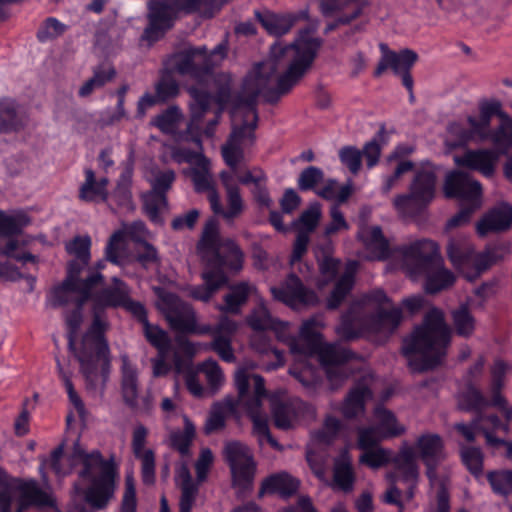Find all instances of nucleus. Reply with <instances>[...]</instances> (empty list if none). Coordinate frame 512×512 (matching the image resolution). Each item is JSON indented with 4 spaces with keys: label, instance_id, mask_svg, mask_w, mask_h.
<instances>
[{
    "label": "nucleus",
    "instance_id": "4d7b16f0",
    "mask_svg": "<svg viewBox=\"0 0 512 512\" xmlns=\"http://www.w3.org/2000/svg\"><path fill=\"white\" fill-rule=\"evenodd\" d=\"M276 318H273L267 307L260 303L247 316L249 327L255 332H264L270 330Z\"/></svg>",
    "mask_w": 512,
    "mask_h": 512
},
{
    "label": "nucleus",
    "instance_id": "3c124183",
    "mask_svg": "<svg viewBox=\"0 0 512 512\" xmlns=\"http://www.w3.org/2000/svg\"><path fill=\"white\" fill-rule=\"evenodd\" d=\"M182 118L181 110L177 106H170L162 113L156 115L151 124L164 134L175 133Z\"/></svg>",
    "mask_w": 512,
    "mask_h": 512
},
{
    "label": "nucleus",
    "instance_id": "412c9836",
    "mask_svg": "<svg viewBox=\"0 0 512 512\" xmlns=\"http://www.w3.org/2000/svg\"><path fill=\"white\" fill-rule=\"evenodd\" d=\"M250 149L245 154L244 167L246 171L251 173L246 166L247 155ZM229 170H226V226L228 224H232L235 220L241 217L243 212L246 209V204L241 194L240 188L236 183L240 184H249L252 182H256V179L253 177L252 179L244 182L241 180L240 173L237 172V168L226 163Z\"/></svg>",
    "mask_w": 512,
    "mask_h": 512
},
{
    "label": "nucleus",
    "instance_id": "4be33fe9",
    "mask_svg": "<svg viewBox=\"0 0 512 512\" xmlns=\"http://www.w3.org/2000/svg\"><path fill=\"white\" fill-rule=\"evenodd\" d=\"M101 276L98 274L86 276L82 285H76L74 290H61V288H53L51 291V303L53 307H64L71 302L69 294H77L73 300L74 310L83 312L85 304L89 301L93 302L95 307V293L93 290L99 287Z\"/></svg>",
    "mask_w": 512,
    "mask_h": 512
},
{
    "label": "nucleus",
    "instance_id": "4468645a",
    "mask_svg": "<svg viewBox=\"0 0 512 512\" xmlns=\"http://www.w3.org/2000/svg\"><path fill=\"white\" fill-rule=\"evenodd\" d=\"M342 423L334 416H327L321 429L311 434L310 443L307 446L306 459L313 473L325 480V455L320 452L331 445L338 437Z\"/></svg>",
    "mask_w": 512,
    "mask_h": 512
},
{
    "label": "nucleus",
    "instance_id": "20e7f679",
    "mask_svg": "<svg viewBox=\"0 0 512 512\" xmlns=\"http://www.w3.org/2000/svg\"><path fill=\"white\" fill-rule=\"evenodd\" d=\"M401 320V309L391 305L383 290H374L364 295L360 304L353 305L343 315L336 333L344 340L371 334L387 337L399 326Z\"/></svg>",
    "mask_w": 512,
    "mask_h": 512
},
{
    "label": "nucleus",
    "instance_id": "c756f323",
    "mask_svg": "<svg viewBox=\"0 0 512 512\" xmlns=\"http://www.w3.org/2000/svg\"><path fill=\"white\" fill-rule=\"evenodd\" d=\"M447 254L452 264L471 280L473 276L465 272L466 268H475L477 254L474 253L471 243L464 237L453 238L448 243Z\"/></svg>",
    "mask_w": 512,
    "mask_h": 512
},
{
    "label": "nucleus",
    "instance_id": "ea45409f",
    "mask_svg": "<svg viewBox=\"0 0 512 512\" xmlns=\"http://www.w3.org/2000/svg\"><path fill=\"white\" fill-rule=\"evenodd\" d=\"M84 173L85 181L80 186L79 198L85 202H92L96 198H100L102 201H107L108 179L103 177L97 180L94 171L90 168L85 169Z\"/></svg>",
    "mask_w": 512,
    "mask_h": 512
},
{
    "label": "nucleus",
    "instance_id": "7ed1b4c3",
    "mask_svg": "<svg viewBox=\"0 0 512 512\" xmlns=\"http://www.w3.org/2000/svg\"><path fill=\"white\" fill-rule=\"evenodd\" d=\"M320 327L321 323L315 318L303 322L297 339L299 350L296 364L290 369V374L306 389L314 391L320 376L309 360L317 356L331 389L335 390L351 374V369L346 364L348 352L337 344H323L320 339Z\"/></svg>",
    "mask_w": 512,
    "mask_h": 512
},
{
    "label": "nucleus",
    "instance_id": "bf43d9fd",
    "mask_svg": "<svg viewBox=\"0 0 512 512\" xmlns=\"http://www.w3.org/2000/svg\"><path fill=\"white\" fill-rule=\"evenodd\" d=\"M136 240V261L144 268L160 262L157 248L145 238H134Z\"/></svg>",
    "mask_w": 512,
    "mask_h": 512
},
{
    "label": "nucleus",
    "instance_id": "e2e57ef3",
    "mask_svg": "<svg viewBox=\"0 0 512 512\" xmlns=\"http://www.w3.org/2000/svg\"><path fill=\"white\" fill-rule=\"evenodd\" d=\"M195 367L197 368L199 374L204 376L208 387L212 391L219 389L221 381V368L217 362L212 359H207Z\"/></svg>",
    "mask_w": 512,
    "mask_h": 512
},
{
    "label": "nucleus",
    "instance_id": "ddd939ff",
    "mask_svg": "<svg viewBox=\"0 0 512 512\" xmlns=\"http://www.w3.org/2000/svg\"><path fill=\"white\" fill-rule=\"evenodd\" d=\"M226 457L231 469V486L238 498L248 496L253 490L256 464L250 450L238 442L226 444Z\"/></svg>",
    "mask_w": 512,
    "mask_h": 512
},
{
    "label": "nucleus",
    "instance_id": "8fccbe9b",
    "mask_svg": "<svg viewBox=\"0 0 512 512\" xmlns=\"http://www.w3.org/2000/svg\"><path fill=\"white\" fill-rule=\"evenodd\" d=\"M251 347L260 354H267L273 352L277 362L267 364L264 369L266 371H272L284 365L283 353L280 350L273 349L271 341L264 332H255L250 339Z\"/></svg>",
    "mask_w": 512,
    "mask_h": 512
},
{
    "label": "nucleus",
    "instance_id": "9b49d317",
    "mask_svg": "<svg viewBox=\"0 0 512 512\" xmlns=\"http://www.w3.org/2000/svg\"><path fill=\"white\" fill-rule=\"evenodd\" d=\"M443 190L447 198H458L461 202L460 211L448 220V228L467 224L470 221L471 215L481 207V184L468 173L462 171L449 173L446 176Z\"/></svg>",
    "mask_w": 512,
    "mask_h": 512
},
{
    "label": "nucleus",
    "instance_id": "6ab92c4d",
    "mask_svg": "<svg viewBox=\"0 0 512 512\" xmlns=\"http://www.w3.org/2000/svg\"><path fill=\"white\" fill-rule=\"evenodd\" d=\"M382 55L374 72L376 77L381 76L387 69H392L396 75L402 77V83L408 91L412 92L413 79L410 74V69L418 59L417 54L409 49H404L396 53L385 44L380 45Z\"/></svg>",
    "mask_w": 512,
    "mask_h": 512
},
{
    "label": "nucleus",
    "instance_id": "f257e3e1",
    "mask_svg": "<svg viewBox=\"0 0 512 512\" xmlns=\"http://www.w3.org/2000/svg\"><path fill=\"white\" fill-rule=\"evenodd\" d=\"M315 28L299 32L290 45L279 42L270 48L269 57L256 63L246 75L239 89L226 91V114L230 132L226 139V163L237 168L241 180L252 179L244 167L246 152L256 142L259 123L257 98L276 103L310 69L322 45L315 37Z\"/></svg>",
    "mask_w": 512,
    "mask_h": 512
},
{
    "label": "nucleus",
    "instance_id": "338daca9",
    "mask_svg": "<svg viewBox=\"0 0 512 512\" xmlns=\"http://www.w3.org/2000/svg\"><path fill=\"white\" fill-rule=\"evenodd\" d=\"M91 238L88 235L75 236L67 245L66 251L68 254L75 256L83 262H90L91 260Z\"/></svg>",
    "mask_w": 512,
    "mask_h": 512
},
{
    "label": "nucleus",
    "instance_id": "49530a36",
    "mask_svg": "<svg viewBox=\"0 0 512 512\" xmlns=\"http://www.w3.org/2000/svg\"><path fill=\"white\" fill-rule=\"evenodd\" d=\"M174 6L177 13L191 15L202 13L207 17H212L220 6L215 0H169Z\"/></svg>",
    "mask_w": 512,
    "mask_h": 512
},
{
    "label": "nucleus",
    "instance_id": "6e6d98bb",
    "mask_svg": "<svg viewBox=\"0 0 512 512\" xmlns=\"http://www.w3.org/2000/svg\"><path fill=\"white\" fill-rule=\"evenodd\" d=\"M143 209L151 222H162L160 208L167 205V196L149 191L142 196Z\"/></svg>",
    "mask_w": 512,
    "mask_h": 512
},
{
    "label": "nucleus",
    "instance_id": "a211bd4d",
    "mask_svg": "<svg viewBox=\"0 0 512 512\" xmlns=\"http://www.w3.org/2000/svg\"><path fill=\"white\" fill-rule=\"evenodd\" d=\"M492 130L479 118L469 115L466 123L454 122L448 126L446 143L451 148L466 146L469 143H482L491 141Z\"/></svg>",
    "mask_w": 512,
    "mask_h": 512
},
{
    "label": "nucleus",
    "instance_id": "a18cd8bd",
    "mask_svg": "<svg viewBox=\"0 0 512 512\" xmlns=\"http://www.w3.org/2000/svg\"><path fill=\"white\" fill-rule=\"evenodd\" d=\"M254 291V287L248 282H238L228 284L226 282V313L238 312L244 305L249 295Z\"/></svg>",
    "mask_w": 512,
    "mask_h": 512
},
{
    "label": "nucleus",
    "instance_id": "c85d7f7f",
    "mask_svg": "<svg viewBox=\"0 0 512 512\" xmlns=\"http://www.w3.org/2000/svg\"><path fill=\"white\" fill-rule=\"evenodd\" d=\"M365 0H323L320 9L323 15L337 14L340 24H349L358 18L365 9Z\"/></svg>",
    "mask_w": 512,
    "mask_h": 512
},
{
    "label": "nucleus",
    "instance_id": "aec40b11",
    "mask_svg": "<svg viewBox=\"0 0 512 512\" xmlns=\"http://www.w3.org/2000/svg\"><path fill=\"white\" fill-rule=\"evenodd\" d=\"M271 293L275 299L293 309L312 306L318 303V297L315 292L306 288L294 274H290L280 287H271Z\"/></svg>",
    "mask_w": 512,
    "mask_h": 512
},
{
    "label": "nucleus",
    "instance_id": "9d476101",
    "mask_svg": "<svg viewBox=\"0 0 512 512\" xmlns=\"http://www.w3.org/2000/svg\"><path fill=\"white\" fill-rule=\"evenodd\" d=\"M76 461L82 464V469L78 473L79 478L90 482L85 491V500L93 508H105L115 489L117 470L113 461L105 460L99 450L88 453L78 444L74 446L69 459L71 465Z\"/></svg>",
    "mask_w": 512,
    "mask_h": 512
},
{
    "label": "nucleus",
    "instance_id": "a878e982",
    "mask_svg": "<svg viewBox=\"0 0 512 512\" xmlns=\"http://www.w3.org/2000/svg\"><path fill=\"white\" fill-rule=\"evenodd\" d=\"M210 161L208 158H201L200 162L186 171L190 176L194 189L198 193L209 192L208 199L214 213L224 215V207L219 202V196L214 189L210 176Z\"/></svg>",
    "mask_w": 512,
    "mask_h": 512
},
{
    "label": "nucleus",
    "instance_id": "cd10ccee",
    "mask_svg": "<svg viewBox=\"0 0 512 512\" xmlns=\"http://www.w3.org/2000/svg\"><path fill=\"white\" fill-rule=\"evenodd\" d=\"M121 395L123 402L130 409L139 407V373L138 368L133 364L129 356H121Z\"/></svg>",
    "mask_w": 512,
    "mask_h": 512
},
{
    "label": "nucleus",
    "instance_id": "774afa93",
    "mask_svg": "<svg viewBox=\"0 0 512 512\" xmlns=\"http://www.w3.org/2000/svg\"><path fill=\"white\" fill-rule=\"evenodd\" d=\"M488 480L493 491L497 494L512 493V471H496L488 474Z\"/></svg>",
    "mask_w": 512,
    "mask_h": 512
},
{
    "label": "nucleus",
    "instance_id": "2f4dec72",
    "mask_svg": "<svg viewBox=\"0 0 512 512\" xmlns=\"http://www.w3.org/2000/svg\"><path fill=\"white\" fill-rule=\"evenodd\" d=\"M355 480L356 475L353 469L351 456L347 450H344L334 460L333 479L330 486L335 490L349 493L354 489Z\"/></svg>",
    "mask_w": 512,
    "mask_h": 512
},
{
    "label": "nucleus",
    "instance_id": "dca6fc26",
    "mask_svg": "<svg viewBox=\"0 0 512 512\" xmlns=\"http://www.w3.org/2000/svg\"><path fill=\"white\" fill-rule=\"evenodd\" d=\"M148 10V25L141 39L151 45L163 38L165 33L173 27L178 13L170 1L163 0L150 2Z\"/></svg>",
    "mask_w": 512,
    "mask_h": 512
},
{
    "label": "nucleus",
    "instance_id": "603ef678",
    "mask_svg": "<svg viewBox=\"0 0 512 512\" xmlns=\"http://www.w3.org/2000/svg\"><path fill=\"white\" fill-rule=\"evenodd\" d=\"M90 262H83L75 258L67 263L66 277L64 280L55 288H61V290H74L76 285H82L85 278H81L82 272L87 269Z\"/></svg>",
    "mask_w": 512,
    "mask_h": 512
},
{
    "label": "nucleus",
    "instance_id": "2eb2a0df",
    "mask_svg": "<svg viewBox=\"0 0 512 512\" xmlns=\"http://www.w3.org/2000/svg\"><path fill=\"white\" fill-rule=\"evenodd\" d=\"M254 394L253 398L245 402L244 409L253 423V434L257 436L262 444L267 441L271 446L278 447V443L270 434L268 416L262 408V401L267 397L264 379L260 375L252 376Z\"/></svg>",
    "mask_w": 512,
    "mask_h": 512
},
{
    "label": "nucleus",
    "instance_id": "f3484780",
    "mask_svg": "<svg viewBox=\"0 0 512 512\" xmlns=\"http://www.w3.org/2000/svg\"><path fill=\"white\" fill-rule=\"evenodd\" d=\"M161 311L170 328L179 334H187L195 328L196 314L190 304L174 293L161 297Z\"/></svg>",
    "mask_w": 512,
    "mask_h": 512
},
{
    "label": "nucleus",
    "instance_id": "13d9d810",
    "mask_svg": "<svg viewBox=\"0 0 512 512\" xmlns=\"http://www.w3.org/2000/svg\"><path fill=\"white\" fill-rule=\"evenodd\" d=\"M155 93L161 103H165L179 94V84L172 74L165 71L161 74L159 81L155 85Z\"/></svg>",
    "mask_w": 512,
    "mask_h": 512
},
{
    "label": "nucleus",
    "instance_id": "72a5a7b5",
    "mask_svg": "<svg viewBox=\"0 0 512 512\" xmlns=\"http://www.w3.org/2000/svg\"><path fill=\"white\" fill-rule=\"evenodd\" d=\"M372 398L371 387L367 380L357 383L343 401L341 412L345 418H354L365 410V403Z\"/></svg>",
    "mask_w": 512,
    "mask_h": 512
},
{
    "label": "nucleus",
    "instance_id": "393cba45",
    "mask_svg": "<svg viewBox=\"0 0 512 512\" xmlns=\"http://www.w3.org/2000/svg\"><path fill=\"white\" fill-rule=\"evenodd\" d=\"M148 429L142 425H137L132 433V452L136 459L141 461V478L145 485L155 483V453L152 449H145L147 442Z\"/></svg>",
    "mask_w": 512,
    "mask_h": 512
},
{
    "label": "nucleus",
    "instance_id": "864d4df0",
    "mask_svg": "<svg viewBox=\"0 0 512 512\" xmlns=\"http://www.w3.org/2000/svg\"><path fill=\"white\" fill-rule=\"evenodd\" d=\"M510 254V250L505 245L494 246L487 249L482 254H477L475 258V276L489 268L491 265L504 259Z\"/></svg>",
    "mask_w": 512,
    "mask_h": 512
},
{
    "label": "nucleus",
    "instance_id": "423d86ee",
    "mask_svg": "<svg viewBox=\"0 0 512 512\" xmlns=\"http://www.w3.org/2000/svg\"><path fill=\"white\" fill-rule=\"evenodd\" d=\"M418 459L425 465V474L429 479L430 486H435L438 477H441L438 470L441 463L446 459V451L443 439L434 433L420 435L412 447L404 443L393 459V464L400 479L408 485L406 496L411 500L420 479V468Z\"/></svg>",
    "mask_w": 512,
    "mask_h": 512
},
{
    "label": "nucleus",
    "instance_id": "37998d69",
    "mask_svg": "<svg viewBox=\"0 0 512 512\" xmlns=\"http://www.w3.org/2000/svg\"><path fill=\"white\" fill-rule=\"evenodd\" d=\"M183 422V430H176L171 432L169 437V445L182 457H188L191 454V446L196 437V427L193 422L186 416L184 417Z\"/></svg>",
    "mask_w": 512,
    "mask_h": 512
},
{
    "label": "nucleus",
    "instance_id": "052dcab7",
    "mask_svg": "<svg viewBox=\"0 0 512 512\" xmlns=\"http://www.w3.org/2000/svg\"><path fill=\"white\" fill-rule=\"evenodd\" d=\"M488 400L482 395L480 390L472 385H468L459 398V406L464 410H483L488 407Z\"/></svg>",
    "mask_w": 512,
    "mask_h": 512
},
{
    "label": "nucleus",
    "instance_id": "7c9ffc66",
    "mask_svg": "<svg viewBox=\"0 0 512 512\" xmlns=\"http://www.w3.org/2000/svg\"><path fill=\"white\" fill-rule=\"evenodd\" d=\"M255 16L261 23L263 28L270 34L276 37L287 34L292 27L300 20V18L306 17L305 12L301 13H287V14H275V13H264L255 12Z\"/></svg>",
    "mask_w": 512,
    "mask_h": 512
},
{
    "label": "nucleus",
    "instance_id": "6e6552de",
    "mask_svg": "<svg viewBox=\"0 0 512 512\" xmlns=\"http://www.w3.org/2000/svg\"><path fill=\"white\" fill-rule=\"evenodd\" d=\"M222 239L219 221L211 216L204 224L201 236L196 244V252L201 259L204 270V283L192 286L189 295L195 299L207 302L216 291L224 286V254L221 253Z\"/></svg>",
    "mask_w": 512,
    "mask_h": 512
},
{
    "label": "nucleus",
    "instance_id": "f8f14e48",
    "mask_svg": "<svg viewBox=\"0 0 512 512\" xmlns=\"http://www.w3.org/2000/svg\"><path fill=\"white\" fill-rule=\"evenodd\" d=\"M436 174L427 165L418 170L410 184L408 194H399L393 199V206L401 217H413L425 209L434 199Z\"/></svg>",
    "mask_w": 512,
    "mask_h": 512
},
{
    "label": "nucleus",
    "instance_id": "4c0bfd02",
    "mask_svg": "<svg viewBox=\"0 0 512 512\" xmlns=\"http://www.w3.org/2000/svg\"><path fill=\"white\" fill-rule=\"evenodd\" d=\"M373 419V425L385 439L396 438L406 432V427L398 422L395 414L383 406L375 408Z\"/></svg>",
    "mask_w": 512,
    "mask_h": 512
},
{
    "label": "nucleus",
    "instance_id": "680f3d73",
    "mask_svg": "<svg viewBox=\"0 0 512 512\" xmlns=\"http://www.w3.org/2000/svg\"><path fill=\"white\" fill-rule=\"evenodd\" d=\"M316 194L326 200H336L338 203L345 202L351 194L349 185L339 186L335 180L326 181L323 188L316 190Z\"/></svg>",
    "mask_w": 512,
    "mask_h": 512
},
{
    "label": "nucleus",
    "instance_id": "473e14b6",
    "mask_svg": "<svg viewBox=\"0 0 512 512\" xmlns=\"http://www.w3.org/2000/svg\"><path fill=\"white\" fill-rule=\"evenodd\" d=\"M176 483L181 490L179 512H191L196 501L200 483L193 480L190 470L182 464L176 471Z\"/></svg>",
    "mask_w": 512,
    "mask_h": 512
},
{
    "label": "nucleus",
    "instance_id": "b1692460",
    "mask_svg": "<svg viewBox=\"0 0 512 512\" xmlns=\"http://www.w3.org/2000/svg\"><path fill=\"white\" fill-rule=\"evenodd\" d=\"M15 488L19 492L16 512H26L30 507H54L55 501L44 491L35 479L14 478Z\"/></svg>",
    "mask_w": 512,
    "mask_h": 512
},
{
    "label": "nucleus",
    "instance_id": "79ce46f5",
    "mask_svg": "<svg viewBox=\"0 0 512 512\" xmlns=\"http://www.w3.org/2000/svg\"><path fill=\"white\" fill-rule=\"evenodd\" d=\"M134 318L143 325L145 338L158 350V354H167L171 346L170 338L165 330L149 323L146 308H143V317Z\"/></svg>",
    "mask_w": 512,
    "mask_h": 512
},
{
    "label": "nucleus",
    "instance_id": "c9c22d12",
    "mask_svg": "<svg viewBox=\"0 0 512 512\" xmlns=\"http://www.w3.org/2000/svg\"><path fill=\"white\" fill-rule=\"evenodd\" d=\"M359 239L363 242L374 258L385 259L389 255V242L382 233L379 226H364L358 233Z\"/></svg>",
    "mask_w": 512,
    "mask_h": 512
},
{
    "label": "nucleus",
    "instance_id": "f704fd0d",
    "mask_svg": "<svg viewBox=\"0 0 512 512\" xmlns=\"http://www.w3.org/2000/svg\"><path fill=\"white\" fill-rule=\"evenodd\" d=\"M512 224V208L503 205L491 210L477 224V232L484 236L489 232L508 229Z\"/></svg>",
    "mask_w": 512,
    "mask_h": 512
},
{
    "label": "nucleus",
    "instance_id": "5fc2aeb1",
    "mask_svg": "<svg viewBox=\"0 0 512 512\" xmlns=\"http://www.w3.org/2000/svg\"><path fill=\"white\" fill-rule=\"evenodd\" d=\"M491 142L501 152H506L512 147V118L502 116L501 124L495 131H492Z\"/></svg>",
    "mask_w": 512,
    "mask_h": 512
},
{
    "label": "nucleus",
    "instance_id": "0e129e2a",
    "mask_svg": "<svg viewBox=\"0 0 512 512\" xmlns=\"http://www.w3.org/2000/svg\"><path fill=\"white\" fill-rule=\"evenodd\" d=\"M245 255L234 240L226 239V273H238L242 270Z\"/></svg>",
    "mask_w": 512,
    "mask_h": 512
},
{
    "label": "nucleus",
    "instance_id": "f03ea898",
    "mask_svg": "<svg viewBox=\"0 0 512 512\" xmlns=\"http://www.w3.org/2000/svg\"><path fill=\"white\" fill-rule=\"evenodd\" d=\"M215 54L224 57V40L214 52L208 53L205 46L189 47L176 55V71L194 80L197 86L189 88L190 121L183 139L201 146V136L214 135L215 127L224 112V74L217 71Z\"/></svg>",
    "mask_w": 512,
    "mask_h": 512
},
{
    "label": "nucleus",
    "instance_id": "0eeeda50",
    "mask_svg": "<svg viewBox=\"0 0 512 512\" xmlns=\"http://www.w3.org/2000/svg\"><path fill=\"white\" fill-rule=\"evenodd\" d=\"M402 268L412 280L425 278L427 293H437L453 285L455 276L444 267L438 245L430 240H419L403 245L398 250Z\"/></svg>",
    "mask_w": 512,
    "mask_h": 512
},
{
    "label": "nucleus",
    "instance_id": "39448f33",
    "mask_svg": "<svg viewBox=\"0 0 512 512\" xmlns=\"http://www.w3.org/2000/svg\"><path fill=\"white\" fill-rule=\"evenodd\" d=\"M451 330L439 309L430 310L423 324L415 329L403 345V353L414 371H424L439 365L447 354Z\"/></svg>",
    "mask_w": 512,
    "mask_h": 512
},
{
    "label": "nucleus",
    "instance_id": "69168bd1",
    "mask_svg": "<svg viewBox=\"0 0 512 512\" xmlns=\"http://www.w3.org/2000/svg\"><path fill=\"white\" fill-rule=\"evenodd\" d=\"M66 31V25L55 17H48L38 28L37 39L41 43L55 39Z\"/></svg>",
    "mask_w": 512,
    "mask_h": 512
},
{
    "label": "nucleus",
    "instance_id": "09e8293b",
    "mask_svg": "<svg viewBox=\"0 0 512 512\" xmlns=\"http://www.w3.org/2000/svg\"><path fill=\"white\" fill-rule=\"evenodd\" d=\"M30 217L24 212H18L14 215H7L0 210V235L16 236L21 234L22 229L29 225Z\"/></svg>",
    "mask_w": 512,
    "mask_h": 512
},
{
    "label": "nucleus",
    "instance_id": "de8ad7c7",
    "mask_svg": "<svg viewBox=\"0 0 512 512\" xmlns=\"http://www.w3.org/2000/svg\"><path fill=\"white\" fill-rule=\"evenodd\" d=\"M453 328L457 335L469 338L476 328V320L467 305H461L451 313Z\"/></svg>",
    "mask_w": 512,
    "mask_h": 512
},
{
    "label": "nucleus",
    "instance_id": "5701e85b",
    "mask_svg": "<svg viewBox=\"0 0 512 512\" xmlns=\"http://www.w3.org/2000/svg\"><path fill=\"white\" fill-rule=\"evenodd\" d=\"M145 306L130 297V290L120 287H105L95 293V307L104 312L107 308H123L133 317H143Z\"/></svg>",
    "mask_w": 512,
    "mask_h": 512
},
{
    "label": "nucleus",
    "instance_id": "c03bdc74",
    "mask_svg": "<svg viewBox=\"0 0 512 512\" xmlns=\"http://www.w3.org/2000/svg\"><path fill=\"white\" fill-rule=\"evenodd\" d=\"M274 424L277 428L287 430L295 426L298 420L300 402L278 403L271 399Z\"/></svg>",
    "mask_w": 512,
    "mask_h": 512
},
{
    "label": "nucleus",
    "instance_id": "58836bf2",
    "mask_svg": "<svg viewBox=\"0 0 512 512\" xmlns=\"http://www.w3.org/2000/svg\"><path fill=\"white\" fill-rule=\"evenodd\" d=\"M358 269L356 261H350L346 264L345 270L337 280L335 287L327 300V306L330 309L337 308L354 285L355 274Z\"/></svg>",
    "mask_w": 512,
    "mask_h": 512
},
{
    "label": "nucleus",
    "instance_id": "a19ab883",
    "mask_svg": "<svg viewBox=\"0 0 512 512\" xmlns=\"http://www.w3.org/2000/svg\"><path fill=\"white\" fill-rule=\"evenodd\" d=\"M24 127L25 121L18 114L16 101L10 98L0 99V133L19 132Z\"/></svg>",
    "mask_w": 512,
    "mask_h": 512
},
{
    "label": "nucleus",
    "instance_id": "1a4fd4ad",
    "mask_svg": "<svg viewBox=\"0 0 512 512\" xmlns=\"http://www.w3.org/2000/svg\"><path fill=\"white\" fill-rule=\"evenodd\" d=\"M103 311L93 309L92 322L81 340L80 348L73 352L80 363L87 389H95L99 376L105 383L110 374L109 345L105 337L108 322Z\"/></svg>",
    "mask_w": 512,
    "mask_h": 512
},
{
    "label": "nucleus",
    "instance_id": "bb28decb",
    "mask_svg": "<svg viewBox=\"0 0 512 512\" xmlns=\"http://www.w3.org/2000/svg\"><path fill=\"white\" fill-rule=\"evenodd\" d=\"M499 160V152L494 149L467 150L462 156L454 158L458 166H462L481 173L485 177H492Z\"/></svg>",
    "mask_w": 512,
    "mask_h": 512
},
{
    "label": "nucleus",
    "instance_id": "e433bc0d",
    "mask_svg": "<svg viewBox=\"0 0 512 512\" xmlns=\"http://www.w3.org/2000/svg\"><path fill=\"white\" fill-rule=\"evenodd\" d=\"M299 486V482L287 473H277L267 477L261 485L259 497L265 494L277 493L283 497L294 494Z\"/></svg>",
    "mask_w": 512,
    "mask_h": 512
}]
</instances>
